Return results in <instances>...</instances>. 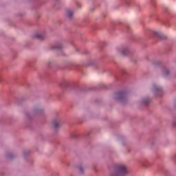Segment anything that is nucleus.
Masks as SVG:
<instances>
[{
	"instance_id": "nucleus-1",
	"label": "nucleus",
	"mask_w": 176,
	"mask_h": 176,
	"mask_svg": "<svg viewBox=\"0 0 176 176\" xmlns=\"http://www.w3.org/2000/svg\"><path fill=\"white\" fill-rule=\"evenodd\" d=\"M126 174H129L127 166L124 164H117L114 165L109 176H126Z\"/></svg>"
},
{
	"instance_id": "nucleus-2",
	"label": "nucleus",
	"mask_w": 176,
	"mask_h": 176,
	"mask_svg": "<svg viewBox=\"0 0 176 176\" xmlns=\"http://www.w3.org/2000/svg\"><path fill=\"white\" fill-rule=\"evenodd\" d=\"M42 115H45V109L41 105L34 106L32 114L29 113H25L26 120H32V116H42Z\"/></svg>"
},
{
	"instance_id": "nucleus-3",
	"label": "nucleus",
	"mask_w": 176,
	"mask_h": 176,
	"mask_svg": "<svg viewBox=\"0 0 176 176\" xmlns=\"http://www.w3.org/2000/svg\"><path fill=\"white\" fill-rule=\"evenodd\" d=\"M113 98L114 100L119 101V102L125 104L126 101H127V92L124 91L117 92L114 94Z\"/></svg>"
},
{
	"instance_id": "nucleus-4",
	"label": "nucleus",
	"mask_w": 176,
	"mask_h": 176,
	"mask_svg": "<svg viewBox=\"0 0 176 176\" xmlns=\"http://www.w3.org/2000/svg\"><path fill=\"white\" fill-rule=\"evenodd\" d=\"M151 90L156 97H162L163 96V87L157 84H153Z\"/></svg>"
},
{
	"instance_id": "nucleus-5",
	"label": "nucleus",
	"mask_w": 176,
	"mask_h": 176,
	"mask_svg": "<svg viewBox=\"0 0 176 176\" xmlns=\"http://www.w3.org/2000/svg\"><path fill=\"white\" fill-rule=\"evenodd\" d=\"M118 52L122 56H130V57H133V54L131 53V52L130 51V48H129V46L127 45L122 46Z\"/></svg>"
},
{
	"instance_id": "nucleus-6",
	"label": "nucleus",
	"mask_w": 176,
	"mask_h": 176,
	"mask_svg": "<svg viewBox=\"0 0 176 176\" xmlns=\"http://www.w3.org/2000/svg\"><path fill=\"white\" fill-rule=\"evenodd\" d=\"M162 75L164 78H168L169 75H171V70L168 67L164 66L162 70Z\"/></svg>"
},
{
	"instance_id": "nucleus-7",
	"label": "nucleus",
	"mask_w": 176,
	"mask_h": 176,
	"mask_svg": "<svg viewBox=\"0 0 176 176\" xmlns=\"http://www.w3.org/2000/svg\"><path fill=\"white\" fill-rule=\"evenodd\" d=\"M52 126L54 131H58L60 130V127L61 126V124H60V120L55 119L52 121Z\"/></svg>"
},
{
	"instance_id": "nucleus-8",
	"label": "nucleus",
	"mask_w": 176,
	"mask_h": 176,
	"mask_svg": "<svg viewBox=\"0 0 176 176\" xmlns=\"http://www.w3.org/2000/svg\"><path fill=\"white\" fill-rule=\"evenodd\" d=\"M139 163L142 166V167H145L146 168H148V167H151L152 164L149 161H148L146 159L144 158L139 161Z\"/></svg>"
},
{
	"instance_id": "nucleus-9",
	"label": "nucleus",
	"mask_w": 176,
	"mask_h": 176,
	"mask_svg": "<svg viewBox=\"0 0 176 176\" xmlns=\"http://www.w3.org/2000/svg\"><path fill=\"white\" fill-rule=\"evenodd\" d=\"M69 69H74L75 71H80V66L75 63H70L68 67Z\"/></svg>"
},
{
	"instance_id": "nucleus-10",
	"label": "nucleus",
	"mask_w": 176,
	"mask_h": 176,
	"mask_svg": "<svg viewBox=\"0 0 176 176\" xmlns=\"http://www.w3.org/2000/svg\"><path fill=\"white\" fill-rule=\"evenodd\" d=\"M149 102H151V98H143L140 100V104H142V105H144L145 107H147Z\"/></svg>"
},
{
	"instance_id": "nucleus-11",
	"label": "nucleus",
	"mask_w": 176,
	"mask_h": 176,
	"mask_svg": "<svg viewBox=\"0 0 176 176\" xmlns=\"http://www.w3.org/2000/svg\"><path fill=\"white\" fill-rule=\"evenodd\" d=\"M122 3L125 5V6H134V1L133 0H122Z\"/></svg>"
},
{
	"instance_id": "nucleus-12",
	"label": "nucleus",
	"mask_w": 176,
	"mask_h": 176,
	"mask_svg": "<svg viewBox=\"0 0 176 176\" xmlns=\"http://www.w3.org/2000/svg\"><path fill=\"white\" fill-rule=\"evenodd\" d=\"M66 16L69 20H72L74 19V10H67L66 12Z\"/></svg>"
},
{
	"instance_id": "nucleus-13",
	"label": "nucleus",
	"mask_w": 176,
	"mask_h": 176,
	"mask_svg": "<svg viewBox=\"0 0 176 176\" xmlns=\"http://www.w3.org/2000/svg\"><path fill=\"white\" fill-rule=\"evenodd\" d=\"M34 36V38H36V39H38L39 41H43V39H45V34L39 32L35 33Z\"/></svg>"
},
{
	"instance_id": "nucleus-14",
	"label": "nucleus",
	"mask_w": 176,
	"mask_h": 176,
	"mask_svg": "<svg viewBox=\"0 0 176 176\" xmlns=\"http://www.w3.org/2000/svg\"><path fill=\"white\" fill-rule=\"evenodd\" d=\"M120 30L122 32H130V26L129 25H122Z\"/></svg>"
},
{
	"instance_id": "nucleus-15",
	"label": "nucleus",
	"mask_w": 176,
	"mask_h": 176,
	"mask_svg": "<svg viewBox=\"0 0 176 176\" xmlns=\"http://www.w3.org/2000/svg\"><path fill=\"white\" fill-rule=\"evenodd\" d=\"M60 87H63V89H69V82L65 80L62 83H60Z\"/></svg>"
},
{
	"instance_id": "nucleus-16",
	"label": "nucleus",
	"mask_w": 176,
	"mask_h": 176,
	"mask_svg": "<svg viewBox=\"0 0 176 176\" xmlns=\"http://www.w3.org/2000/svg\"><path fill=\"white\" fill-rule=\"evenodd\" d=\"M153 35H155L157 38H159V39H164V36L163 35V33L154 31L153 32Z\"/></svg>"
},
{
	"instance_id": "nucleus-17",
	"label": "nucleus",
	"mask_w": 176,
	"mask_h": 176,
	"mask_svg": "<svg viewBox=\"0 0 176 176\" xmlns=\"http://www.w3.org/2000/svg\"><path fill=\"white\" fill-rule=\"evenodd\" d=\"M52 49L61 51L63 50V44L61 43H57L54 47H52Z\"/></svg>"
},
{
	"instance_id": "nucleus-18",
	"label": "nucleus",
	"mask_w": 176,
	"mask_h": 176,
	"mask_svg": "<svg viewBox=\"0 0 176 176\" xmlns=\"http://www.w3.org/2000/svg\"><path fill=\"white\" fill-rule=\"evenodd\" d=\"M77 170H78V173L81 175H83V173H85V168L82 165L77 166Z\"/></svg>"
},
{
	"instance_id": "nucleus-19",
	"label": "nucleus",
	"mask_w": 176,
	"mask_h": 176,
	"mask_svg": "<svg viewBox=\"0 0 176 176\" xmlns=\"http://www.w3.org/2000/svg\"><path fill=\"white\" fill-rule=\"evenodd\" d=\"M148 144V145H151V146H153V145H155V139H153V138L149 139Z\"/></svg>"
},
{
	"instance_id": "nucleus-20",
	"label": "nucleus",
	"mask_w": 176,
	"mask_h": 176,
	"mask_svg": "<svg viewBox=\"0 0 176 176\" xmlns=\"http://www.w3.org/2000/svg\"><path fill=\"white\" fill-rule=\"evenodd\" d=\"M162 63V62H160V60H153V65H160V64Z\"/></svg>"
},
{
	"instance_id": "nucleus-21",
	"label": "nucleus",
	"mask_w": 176,
	"mask_h": 176,
	"mask_svg": "<svg viewBox=\"0 0 176 176\" xmlns=\"http://www.w3.org/2000/svg\"><path fill=\"white\" fill-rule=\"evenodd\" d=\"M29 155H30V151H23V156L24 157H27L28 156H29Z\"/></svg>"
},
{
	"instance_id": "nucleus-22",
	"label": "nucleus",
	"mask_w": 176,
	"mask_h": 176,
	"mask_svg": "<svg viewBox=\"0 0 176 176\" xmlns=\"http://www.w3.org/2000/svg\"><path fill=\"white\" fill-rule=\"evenodd\" d=\"M6 157H8V159H13L14 156L13 155V154L9 153L6 154Z\"/></svg>"
},
{
	"instance_id": "nucleus-23",
	"label": "nucleus",
	"mask_w": 176,
	"mask_h": 176,
	"mask_svg": "<svg viewBox=\"0 0 176 176\" xmlns=\"http://www.w3.org/2000/svg\"><path fill=\"white\" fill-rule=\"evenodd\" d=\"M78 138V135H76V133L72 134V138Z\"/></svg>"
},
{
	"instance_id": "nucleus-24",
	"label": "nucleus",
	"mask_w": 176,
	"mask_h": 176,
	"mask_svg": "<svg viewBox=\"0 0 176 176\" xmlns=\"http://www.w3.org/2000/svg\"><path fill=\"white\" fill-rule=\"evenodd\" d=\"M173 126H174V127H176V118H175V120H174Z\"/></svg>"
},
{
	"instance_id": "nucleus-25",
	"label": "nucleus",
	"mask_w": 176,
	"mask_h": 176,
	"mask_svg": "<svg viewBox=\"0 0 176 176\" xmlns=\"http://www.w3.org/2000/svg\"><path fill=\"white\" fill-rule=\"evenodd\" d=\"M135 6L137 8V10H140V6L138 4H135Z\"/></svg>"
},
{
	"instance_id": "nucleus-26",
	"label": "nucleus",
	"mask_w": 176,
	"mask_h": 176,
	"mask_svg": "<svg viewBox=\"0 0 176 176\" xmlns=\"http://www.w3.org/2000/svg\"><path fill=\"white\" fill-rule=\"evenodd\" d=\"M77 8L78 9H80V8H82V6L80 4H79V3H77Z\"/></svg>"
},
{
	"instance_id": "nucleus-27",
	"label": "nucleus",
	"mask_w": 176,
	"mask_h": 176,
	"mask_svg": "<svg viewBox=\"0 0 176 176\" xmlns=\"http://www.w3.org/2000/svg\"><path fill=\"white\" fill-rule=\"evenodd\" d=\"M76 53H79V48L76 47Z\"/></svg>"
},
{
	"instance_id": "nucleus-28",
	"label": "nucleus",
	"mask_w": 176,
	"mask_h": 176,
	"mask_svg": "<svg viewBox=\"0 0 176 176\" xmlns=\"http://www.w3.org/2000/svg\"><path fill=\"white\" fill-rule=\"evenodd\" d=\"M122 75H124L126 74V71L125 70H122Z\"/></svg>"
},
{
	"instance_id": "nucleus-29",
	"label": "nucleus",
	"mask_w": 176,
	"mask_h": 176,
	"mask_svg": "<svg viewBox=\"0 0 176 176\" xmlns=\"http://www.w3.org/2000/svg\"><path fill=\"white\" fill-rule=\"evenodd\" d=\"M50 64H52V62L48 63V65H50Z\"/></svg>"
},
{
	"instance_id": "nucleus-30",
	"label": "nucleus",
	"mask_w": 176,
	"mask_h": 176,
	"mask_svg": "<svg viewBox=\"0 0 176 176\" xmlns=\"http://www.w3.org/2000/svg\"><path fill=\"white\" fill-rule=\"evenodd\" d=\"M93 10H94V8H91V11H93Z\"/></svg>"
},
{
	"instance_id": "nucleus-31",
	"label": "nucleus",
	"mask_w": 176,
	"mask_h": 176,
	"mask_svg": "<svg viewBox=\"0 0 176 176\" xmlns=\"http://www.w3.org/2000/svg\"><path fill=\"white\" fill-rule=\"evenodd\" d=\"M0 82H1V80H0Z\"/></svg>"
}]
</instances>
